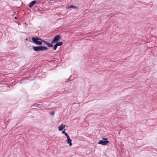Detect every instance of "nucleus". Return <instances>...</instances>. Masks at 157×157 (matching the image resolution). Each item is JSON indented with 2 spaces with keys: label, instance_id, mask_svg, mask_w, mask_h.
Here are the masks:
<instances>
[{
  "label": "nucleus",
  "instance_id": "obj_1",
  "mask_svg": "<svg viewBox=\"0 0 157 157\" xmlns=\"http://www.w3.org/2000/svg\"><path fill=\"white\" fill-rule=\"evenodd\" d=\"M32 39L33 43L37 45H41L42 44V42H43L48 47H52L53 46V45L51 43H48L46 41L37 37L36 38L33 37Z\"/></svg>",
  "mask_w": 157,
  "mask_h": 157
},
{
  "label": "nucleus",
  "instance_id": "obj_2",
  "mask_svg": "<svg viewBox=\"0 0 157 157\" xmlns=\"http://www.w3.org/2000/svg\"><path fill=\"white\" fill-rule=\"evenodd\" d=\"M33 49L35 51H44L48 50V48L46 47L40 46H33Z\"/></svg>",
  "mask_w": 157,
  "mask_h": 157
},
{
  "label": "nucleus",
  "instance_id": "obj_3",
  "mask_svg": "<svg viewBox=\"0 0 157 157\" xmlns=\"http://www.w3.org/2000/svg\"><path fill=\"white\" fill-rule=\"evenodd\" d=\"M107 140L108 138H103L102 140L99 141L98 142V144L103 145H105L109 143V141Z\"/></svg>",
  "mask_w": 157,
  "mask_h": 157
},
{
  "label": "nucleus",
  "instance_id": "obj_4",
  "mask_svg": "<svg viewBox=\"0 0 157 157\" xmlns=\"http://www.w3.org/2000/svg\"><path fill=\"white\" fill-rule=\"evenodd\" d=\"M61 36L60 35H58L55 36L54 39L52 41L51 43H53L58 41L59 40Z\"/></svg>",
  "mask_w": 157,
  "mask_h": 157
},
{
  "label": "nucleus",
  "instance_id": "obj_5",
  "mask_svg": "<svg viewBox=\"0 0 157 157\" xmlns=\"http://www.w3.org/2000/svg\"><path fill=\"white\" fill-rule=\"evenodd\" d=\"M66 142L67 143L69 144L70 146H71L72 145V144L71 142L72 140L70 138V137H68V138H67Z\"/></svg>",
  "mask_w": 157,
  "mask_h": 157
},
{
  "label": "nucleus",
  "instance_id": "obj_6",
  "mask_svg": "<svg viewBox=\"0 0 157 157\" xmlns=\"http://www.w3.org/2000/svg\"><path fill=\"white\" fill-rule=\"evenodd\" d=\"M65 127V125L62 124L59 127V131H61Z\"/></svg>",
  "mask_w": 157,
  "mask_h": 157
},
{
  "label": "nucleus",
  "instance_id": "obj_7",
  "mask_svg": "<svg viewBox=\"0 0 157 157\" xmlns=\"http://www.w3.org/2000/svg\"><path fill=\"white\" fill-rule=\"evenodd\" d=\"M37 2L35 1H33L30 3L29 5V7L30 8L32 7L35 4V3H37Z\"/></svg>",
  "mask_w": 157,
  "mask_h": 157
},
{
  "label": "nucleus",
  "instance_id": "obj_8",
  "mask_svg": "<svg viewBox=\"0 0 157 157\" xmlns=\"http://www.w3.org/2000/svg\"><path fill=\"white\" fill-rule=\"evenodd\" d=\"M71 8H74L75 9H78V7L77 6H74L73 5H71L69 6H68L67 7V9H71Z\"/></svg>",
  "mask_w": 157,
  "mask_h": 157
},
{
  "label": "nucleus",
  "instance_id": "obj_9",
  "mask_svg": "<svg viewBox=\"0 0 157 157\" xmlns=\"http://www.w3.org/2000/svg\"><path fill=\"white\" fill-rule=\"evenodd\" d=\"M63 42L62 41L61 42H57L56 44L57 45V46H61L63 44Z\"/></svg>",
  "mask_w": 157,
  "mask_h": 157
},
{
  "label": "nucleus",
  "instance_id": "obj_10",
  "mask_svg": "<svg viewBox=\"0 0 157 157\" xmlns=\"http://www.w3.org/2000/svg\"><path fill=\"white\" fill-rule=\"evenodd\" d=\"M57 47H58L57 45L56 44L54 46V50H56L57 49Z\"/></svg>",
  "mask_w": 157,
  "mask_h": 157
},
{
  "label": "nucleus",
  "instance_id": "obj_11",
  "mask_svg": "<svg viewBox=\"0 0 157 157\" xmlns=\"http://www.w3.org/2000/svg\"><path fill=\"white\" fill-rule=\"evenodd\" d=\"M64 134L65 136H67V138H68V137H70V136H69L68 135V134L66 132V133H65Z\"/></svg>",
  "mask_w": 157,
  "mask_h": 157
},
{
  "label": "nucleus",
  "instance_id": "obj_12",
  "mask_svg": "<svg viewBox=\"0 0 157 157\" xmlns=\"http://www.w3.org/2000/svg\"><path fill=\"white\" fill-rule=\"evenodd\" d=\"M65 129L63 131H62V133L65 134V133H66V132H65Z\"/></svg>",
  "mask_w": 157,
  "mask_h": 157
},
{
  "label": "nucleus",
  "instance_id": "obj_13",
  "mask_svg": "<svg viewBox=\"0 0 157 157\" xmlns=\"http://www.w3.org/2000/svg\"><path fill=\"white\" fill-rule=\"evenodd\" d=\"M50 114L52 115H54V112H50Z\"/></svg>",
  "mask_w": 157,
  "mask_h": 157
},
{
  "label": "nucleus",
  "instance_id": "obj_14",
  "mask_svg": "<svg viewBox=\"0 0 157 157\" xmlns=\"http://www.w3.org/2000/svg\"><path fill=\"white\" fill-rule=\"evenodd\" d=\"M28 40V39H27V38H26V40Z\"/></svg>",
  "mask_w": 157,
  "mask_h": 157
},
{
  "label": "nucleus",
  "instance_id": "obj_15",
  "mask_svg": "<svg viewBox=\"0 0 157 157\" xmlns=\"http://www.w3.org/2000/svg\"><path fill=\"white\" fill-rule=\"evenodd\" d=\"M15 18L16 19V17H15Z\"/></svg>",
  "mask_w": 157,
  "mask_h": 157
}]
</instances>
